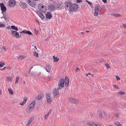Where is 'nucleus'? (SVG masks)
I'll return each instance as SVG.
<instances>
[{
  "label": "nucleus",
  "instance_id": "obj_1",
  "mask_svg": "<svg viewBox=\"0 0 126 126\" xmlns=\"http://www.w3.org/2000/svg\"><path fill=\"white\" fill-rule=\"evenodd\" d=\"M79 8V7L77 4L75 3L69 6V11H76L78 10Z\"/></svg>",
  "mask_w": 126,
  "mask_h": 126
},
{
  "label": "nucleus",
  "instance_id": "obj_2",
  "mask_svg": "<svg viewBox=\"0 0 126 126\" xmlns=\"http://www.w3.org/2000/svg\"><path fill=\"white\" fill-rule=\"evenodd\" d=\"M35 102L33 101L30 104L29 107L27 109V110L29 109V111H28V113H30L33 110L35 105Z\"/></svg>",
  "mask_w": 126,
  "mask_h": 126
},
{
  "label": "nucleus",
  "instance_id": "obj_3",
  "mask_svg": "<svg viewBox=\"0 0 126 126\" xmlns=\"http://www.w3.org/2000/svg\"><path fill=\"white\" fill-rule=\"evenodd\" d=\"M64 86V79H61L59 81L57 88L58 89H60L63 87Z\"/></svg>",
  "mask_w": 126,
  "mask_h": 126
},
{
  "label": "nucleus",
  "instance_id": "obj_4",
  "mask_svg": "<svg viewBox=\"0 0 126 126\" xmlns=\"http://www.w3.org/2000/svg\"><path fill=\"white\" fill-rule=\"evenodd\" d=\"M46 97L47 99V102L49 104H50L52 102V99L51 94L50 93H46Z\"/></svg>",
  "mask_w": 126,
  "mask_h": 126
},
{
  "label": "nucleus",
  "instance_id": "obj_5",
  "mask_svg": "<svg viewBox=\"0 0 126 126\" xmlns=\"http://www.w3.org/2000/svg\"><path fill=\"white\" fill-rule=\"evenodd\" d=\"M59 89H58V88L57 89L56 88L54 89H53V95L55 98H56L59 95Z\"/></svg>",
  "mask_w": 126,
  "mask_h": 126
},
{
  "label": "nucleus",
  "instance_id": "obj_6",
  "mask_svg": "<svg viewBox=\"0 0 126 126\" xmlns=\"http://www.w3.org/2000/svg\"><path fill=\"white\" fill-rule=\"evenodd\" d=\"M0 6L1 10V13H3V12H5L7 9L4 4L3 3H0Z\"/></svg>",
  "mask_w": 126,
  "mask_h": 126
},
{
  "label": "nucleus",
  "instance_id": "obj_7",
  "mask_svg": "<svg viewBox=\"0 0 126 126\" xmlns=\"http://www.w3.org/2000/svg\"><path fill=\"white\" fill-rule=\"evenodd\" d=\"M12 35L14 37H16L17 38H19V33L16 31L12 30L11 31Z\"/></svg>",
  "mask_w": 126,
  "mask_h": 126
},
{
  "label": "nucleus",
  "instance_id": "obj_8",
  "mask_svg": "<svg viewBox=\"0 0 126 126\" xmlns=\"http://www.w3.org/2000/svg\"><path fill=\"white\" fill-rule=\"evenodd\" d=\"M16 1L14 0H10L9 1V6L12 7L14 6L16 4Z\"/></svg>",
  "mask_w": 126,
  "mask_h": 126
},
{
  "label": "nucleus",
  "instance_id": "obj_9",
  "mask_svg": "<svg viewBox=\"0 0 126 126\" xmlns=\"http://www.w3.org/2000/svg\"><path fill=\"white\" fill-rule=\"evenodd\" d=\"M28 4L31 6L34 7L36 5V3L34 2L33 0H28Z\"/></svg>",
  "mask_w": 126,
  "mask_h": 126
},
{
  "label": "nucleus",
  "instance_id": "obj_10",
  "mask_svg": "<svg viewBox=\"0 0 126 126\" xmlns=\"http://www.w3.org/2000/svg\"><path fill=\"white\" fill-rule=\"evenodd\" d=\"M69 100L72 103L76 104L78 103L79 102L78 100H76L71 98H70Z\"/></svg>",
  "mask_w": 126,
  "mask_h": 126
},
{
  "label": "nucleus",
  "instance_id": "obj_11",
  "mask_svg": "<svg viewBox=\"0 0 126 126\" xmlns=\"http://www.w3.org/2000/svg\"><path fill=\"white\" fill-rule=\"evenodd\" d=\"M46 16L47 18L50 19L52 18V16L51 15V12H49L46 14Z\"/></svg>",
  "mask_w": 126,
  "mask_h": 126
},
{
  "label": "nucleus",
  "instance_id": "obj_12",
  "mask_svg": "<svg viewBox=\"0 0 126 126\" xmlns=\"http://www.w3.org/2000/svg\"><path fill=\"white\" fill-rule=\"evenodd\" d=\"M64 82L65 86L66 87L68 86L69 84V79L67 77H65L64 80Z\"/></svg>",
  "mask_w": 126,
  "mask_h": 126
},
{
  "label": "nucleus",
  "instance_id": "obj_13",
  "mask_svg": "<svg viewBox=\"0 0 126 126\" xmlns=\"http://www.w3.org/2000/svg\"><path fill=\"white\" fill-rule=\"evenodd\" d=\"M27 98L25 97L24 98V100L22 103H20V105L21 106L25 104L27 100Z\"/></svg>",
  "mask_w": 126,
  "mask_h": 126
},
{
  "label": "nucleus",
  "instance_id": "obj_14",
  "mask_svg": "<svg viewBox=\"0 0 126 126\" xmlns=\"http://www.w3.org/2000/svg\"><path fill=\"white\" fill-rule=\"evenodd\" d=\"M19 4L20 6H22L23 8L27 7V4L25 2H20L19 3Z\"/></svg>",
  "mask_w": 126,
  "mask_h": 126
},
{
  "label": "nucleus",
  "instance_id": "obj_15",
  "mask_svg": "<svg viewBox=\"0 0 126 126\" xmlns=\"http://www.w3.org/2000/svg\"><path fill=\"white\" fill-rule=\"evenodd\" d=\"M44 96V94H40L36 98L38 100H41Z\"/></svg>",
  "mask_w": 126,
  "mask_h": 126
},
{
  "label": "nucleus",
  "instance_id": "obj_16",
  "mask_svg": "<svg viewBox=\"0 0 126 126\" xmlns=\"http://www.w3.org/2000/svg\"><path fill=\"white\" fill-rule=\"evenodd\" d=\"M48 9L51 11H53L54 9L53 4L49 5L48 6Z\"/></svg>",
  "mask_w": 126,
  "mask_h": 126
},
{
  "label": "nucleus",
  "instance_id": "obj_17",
  "mask_svg": "<svg viewBox=\"0 0 126 126\" xmlns=\"http://www.w3.org/2000/svg\"><path fill=\"white\" fill-rule=\"evenodd\" d=\"M38 15L42 19H43L45 17V16L43 14L40 12H39L38 13Z\"/></svg>",
  "mask_w": 126,
  "mask_h": 126
},
{
  "label": "nucleus",
  "instance_id": "obj_18",
  "mask_svg": "<svg viewBox=\"0 0 126 126\" xmlns=\"http://www.w3.org/2000/svg\"><path fill=\"white\" fill-rule=\"evenodd\" d=\"M6 79L8 81L11 82L12 81L13 78L12 77L9 76H7Z\"/></svg>",
  "mask_w": 126,
  "mask_h": 126
},
{
  "label": "nucleus",
  "instance_id": "obj_19",
  "mask_svg": "<svg viewBox=\"0 0 126 126\" xmlns=\"http://www.w3.org/2000/svg\"><path fill=\"white\" fill-rule=\"evenodd\" d=\"M52 110H50L48 112L47 114L45 115V116L44 119H46L48 117L49 114L50 113L51 111Z\"/></svg>",
  "mask_w": 126,
  "mask_h": 126
},
{
  "label": "nucleus",
  "instance_id": "obj_20",
  "mask_svg": "<svg viewBox=\"0 0 126 126\" xmlns=\"http://www.w3.org/2000/svg\"><path fill=\"white\" fill-rule=\"evenodd\" d=\"M46 69L47 72H49L51 70V68L49 67V65H47L46 67Z\"/></svg>",
  "mask_w": 126,
  "mask_h": 126
},
{
  "label": "nucleus",
  "instance_id": "obj_21",
  "mask_svg": "<svg viewBox=\"0 0 126 126\" xmlns=\"http://www.w3.org/2000/svg\"><path fill=\"white\" fill-rule=\"evenodd\" d=\"M111 15L117 17H120L121 16V15L117 13L115 14L113 13L111 14Z\"/></svg>",
  "mask_w": 126,
  "mask_h": 126
},
{
  "label": "nucleus",
  "instance_id": "obj_22",
  "mask_svg": "<svg viewBox=\"0 0 126 126\" xmlns=\"http://www.w3.org/2000/svg\"><path fill=\"white\" fill-rule=\"evenodd\" d=\"M102 8L101 7H100L98 8V7L96 6L95 7L94 10H96V11H100L102 9Z\"/></svg>",
  "mask_w": 126,
  "mask_h": 126
},
{
  "label": "nucleus",
  "instance_id": "obj_23",
  "mask_svg": "<svg viewBox=\"0 0 126 126\" xmlns=\"http://www.w3.org/2000/svg\"><path fill=\"white\" fill-rule=\"evenodd\" d=\"M11 28L12 29L15 30L16 31H17L18 30L17 28L15 26L12 25L11 26Z\"/></svg>",
  "mask_w": 126,
  "mask_h": 126
},
{
  "label": "nucleus",
  "instance_id": "obj_24",
  "mask_svg": "<svg viewBox=\"0 0 126 126\" xmlns=\"http://www.w3.org/2000/svg\"><path fill=\"white\" fill-rule=\"evenodd\" d=\"M71 2L70 1L69 2H66L65 3V7H68L69 5L70 6L71 5H70V3Z\"/></svg>",
  "mask_w": 126,
  "mask_h": 126
},
{
  "label": "nucleus",
  "instance_id": "obj_25",
  "mask_svg": "<svg viewBox=\"0 0 126 126\" xmlns=\"http://www.w3.org/2000/svg\"><path fill=\"white\" fill-rule=\"evenodd\" d=\"M54 9L58 8L59 7V5L57 4H53Z\"/></svg>",
  "mask_w": 126,
  "mask_h": 126
},
{
  "label": "nucleus",
  "instance_id": "obj_26",
  "mask_svg": "<svg viewBox=\"0 0 126 126\" xmlns=\"http://www.w3.org/2000/svg\"><path fill=\"white\" fill-rule=\"evenodd\" d=\"M8 90L10 94H13V91H12L11 89L8 88Z\"/></svg>",
  "mask_w": 126,
  "mask_h": 126
},
{
  "label": "nucleus",
  "instance_id": "obj_27",
  "mask_svg": "<svg viewBox=\"0 0 126 126\" xmlns=\"http://www.w3.org/2000/svg\"><path fill=\"white\" fill-rule=\"evenodd\" d=\"M115 124L118 126H122V125L120 124V123L117 121L115 122H114Z\"/></svg>",
  "mask_w": 126,
  "mask_h": 126
},
{
  "label": "nucleus",
  "instance_id": "obj_28",
  "mask_svg": "<svg viewBox=\"0 0 126 126\" xmlns=\"http://www.w3.org/2000/svg\"><path fill=\"white\" fill-rule=\"evenodd\" d=\"M41 8H44V5L43 4H40L38 5V9H40Z\"/></svg>",
  "mask_w": 126,
  "mask_h": 126
},
{
  "label": "nucleus",
  "instance_id": "obj_29",
  "mask_svg": "<svg viewBox=\"0 0 126 126\" xmlns=\"http://www.w3.org/2000/svg\"><path fill=\"white\" fill-rule=\"evenodd\" d=\"M59 60V58H58L57 57H55V58H54V62H57Z\"/></svg>",
  "mask_w": 126,
  "mask_h": 126
},
{
  "label": "nucleus",
  "instance_id": "obj_30",
  "mask_svg": "<svg viewBox=\"0 0 126 126\" xmlns=\"http://www.w3.org/2000/svg\"><path fill=\"white\" fill-rule=\"evenodd\" d=\"M113 86L116 89H119L118 86L116 85H113Z\"/></svg>",
  "mask_w": 126,
  "mask_h": 126
},
{
  "label": "nucleus",
  "instance_id": "obj_31",
  "mask_svg": "<svg viewBox=\"0 0 126 126\" xmlns=\"http://www.w3.org/2000/svg\"><path fill=\"white\" fill-rule=\"evenodd\" d=\"M5 63H3L2 62H1L0 63V67H2L3 66V65H4Z\"/></svg>",
  "mask_w": 126,
  "mask_h": 126
},
{
  "label": "nucleus",
  "instance_id": "obj_32",
  "mask_svg": "<svg viewBox=\"0 0 126 126\" xmlns=\"http://www.w3.org/2000/svg\"><path fill=\"white\" fill-rule=\"evenodd\" d=\"M19 77H16V81L15 82V84H16L18 83V81L19 79Z\"/></svg>",
  "mask_w": 126,
  "mask_h": 126
},
{
  "label": "nucleus",
  "instance_id": "obj_33",
  "mask_svg": "<svg viewBox=\"0 0 126 126\" xmlns=\"http://www.w3.org/2000/svg\"><path fill=\"white\" fill-rule=\"evenodd\" d=\"M87 124L89 126H92V125H94V123L93 122L91 123H87Z\"/></svg>",
  "mask_w": 126,
  "mask_h": 126
},
{
  "label": "nucleus",
  "instance_id": "obj_34",
  "mask_svg": "<svg viewBox=\"0 0 126 126\" xmlns=\"http://www.w3.org/2000/svg\"><path fill=\"white\" fill-rule=\"evenodd\" d=\"M33 119L32 118H30L28 121V124H30L32 122V121Z\"/></svg>",
  "mask_w": 126,
  "mask_h": 126
},
{
  "label": "nucleus",
  "instance_id": "obj_35",
  "mask_svg": "<svg viewBox=\"0 0 126 126\" xmlns=\"http://www.w3.org/2000/svg\"><path fill=\"white\" fill-rule=\"evenodd\" d=\"M86 2H87V3L89 4V5L90 6H92V2H89L88 0H86Z\"/></svg>",
  "mask_w": 126,
  "mask_h": 126
},
{
  "label": "nucleus",
  "instance_id": "obj_36",
  "mask_svg": "<svg viewBox=\"0 0 126 126\" xmlns=\"http://www.w3.org/2000/svg\"><path fill=\"white\" fill-rule=\"evenodd\" d=\"M38 54L36 52H35L34 53L33 55L34 56H35L36 57H38Z\"/></svg>",
  "mask_w": 126,
  "mask_h": 126
},
{
  "label": "nucleus",
  "instance_id": "obj_37",
  "mask_svg": "<svg viewBox=\"0 0 126 126\" xmlns=\"http://www.w3.org/2000/svg\"><path fill=\"white\" fill-rule=\"evenodd\" d=\"M8 16H4V19L5 20H6L7 21H9V20L8 19Z\"/></svg>",
  "mask_w": 126,
  "mask_h": 126
},
{
  "label": "nucleus",
  "instance_id": "obj_38",
  "mask_svg": "<svg viewBox=\"0 0 126 126\" xmlns=\"http://www.w3.org/2000/svg\"><path fill=\"white\" fill-rule=\"evenodd\" d=\"M44 8H41L39 10L42 12H46V10H45L44 11Z\"/></svg>",
  "mask_w": 126,
  "mask_h": 126
},
{
  "label": "nucleus",
  "instance_id": "obj_39",
  "mask_svg": "<svg viewBox=\"0 0 126 126\" xmlns=\"http://www.w3.org/2000/svg\"><path fill=\"white\" fill-rule=\"evenodd\" d=\"M118 93L119 95H122L125 93V92L123 91H120L118 92Z\"/></svg>",
  "mask_w": 126,
  "mask_h": 126
},
{
  "label": "nucleus",
  "instance_id": "obj_40",
  "mask_svg": "<svg viewBox=\"0 0 126 126\" xmlns=\"http://www.w3.org/2000/svg\"><path fill=\"white\" fill-rule=\"evenodd\" d=\"M94 15L95 16H97L98 15V11H96V10H95V12L94 13Z\"/></svg>",
  "mask_w": 126,
  "mask_h": 126
},
{
  "label": "nucleus",
  "instance_id": "obj_41",
  "mask_svg": "<svg viewBox=\"0 0 126 126\" xmlns=\"http://www.w3.org/2000/svg\"><path fill=\"white\" fill-rule=\"evenodd\" d=\"M27 34L30 35H32V33L30 31H27Z\"/></svg>",
  "mask_w": 126,
  "mask_h": 126
},
{
  "label": "nucleus",
  "instance_id": "obj_42",
  "mask_svg": "<svg viewBox=\"0 0 126 126\" xmlns=\"http://www.w3.org/2000/svg\"><path fill=\"white\" fill-rule=\"evenodd\" d=\"M5 26V25L4 24H0V28H2L3 27H4Z\"/></svg>",
  "mask_w": 126,
  "mask_h": 126
},
{
  "label": "nucleus",
  "instance_id": "obj_43",
  "mask_svg": "<svg viewBox=\"0 0 126 126\" xmlns=\"http://www.w3.org/2000/svg\"><path fill=\"white\" fill-rule=\"evenodd\" d=\"M105 65L108 68H109L110 67L109 65L108 64H106Z\"/></svg>",
  "mask_w": 126,
  "mask_h": 126
},
{
  "label": "nucleus",
  "instance_id": "obj_44",
  "mask_svg": "<svg viewBox=\"0 0 126 126\" xmlns=\"http://www.w3.org/2000/svg\"><path fill=\"white\" fill-rule=\"evenodd\" d=\"M99 115L100 116L102 117L103 116V114L102 112L101 111H100L99 113Z\"/></svg>",
  "mask_w": 126,
  "mask_h": 126
},
{
  "label": "nucleus",
  "instance_id": "obj_45",
  "mask_svg": "<svg viewBox=\"0 0 126 126\" xmlns=\"http://www.w3.org/2000/svg\"><path fill=\"white\" fill-rule=\"evenodd\" d=\"M34 31L35 33L36 34H37L38 33V30H37L36 29H35Z\"/></svg>",
  "mask_w": 126,
  "mask_h": 126
},
{
  "label": "nucleus",
  "instance_id": "obj_46",
  "mask_svg": "<svg viewBox=\"0 0 126 126\" xmlns=\"http://www.w3.org/2000/svg\"><path fill=\"white\" fill-rule=\"evenodd\" d=\"M77 1V2L78 3H79L82 2V0H76Z\"/></svg>",
  "mask_w": 126,
  "mask_h": 126
},
{
  "label": "nucleus",
  "instance_id": "obj_47",
  "mask_svg": "<svg viewBox=\"0 0 126 126\" xmlns=\"http://www.w3.org/2000/svg\"><path fill=\"white\" fill-rule=\"evenodd\" d=\"M116 79L117 80H120V78L119 77H118V76H116Z\"/></svg>",
  "mask_w": 126,
  "mask_h": 126
},
{
  "label": "nucleus",
  "instance_id": "obj_48",
  "mask_svg": "<svg viewBox=\"0 0 126 126\" xmlns=\"http://www.w3.org/2000/svg\"><path fill=\"white\" fill-rule=\"evenodd\" d=\"M25 56L23 55H21L19 57V58H22L21 59V60L23 58H24Z\"/></svg>",
  "mask_w": 126,
  "mask_h": 126
},
{
  "label": "nucleus",
  "instance_id": "obj_49",
  "mask_svg": "<svg viewBox=\"0 0 126 126\" xmlns=\"http://www.w3.org/2000/svg\"><path fill=\"white\" fill-rule=\"evenodd\" d=\"M3 13V16H7V13H6L5 12H4Z\"/></svg>",
  "mask_w": 126,
  "mask_h": 126
},
{
  "label": "nucleus",
  "instance_id": "obj_50",
  "mask_svg": "<svg viewBox=\"0 0 126 126\" xmlns=\"http://www.w3.org/2000/svg\"><path fill=\"white\" fill-rule=\"evenodd\" d=\"M80 69L79 68H77L75 70V71L77 72L79 71Z\"/></svg>",
  "mask_w": 126,
  "mask_h": 126
},
{
  "label": "nucleus",
  "instance_id": "obj_51",
  "mask_svg": "<svg viewBox=\"0 0 126 126\" xmlns=\"http://www.w3.org/2000/svg\"><path fill=\"white\" fill-rule=\"evenodd\" d=\"M123 27L124 28H126V25L125 24H123Z\"/></svg>",
  "mask_w": 126,
  "mask_h": 126
},
{
  "label": "nucleus",
  "instance_id": "obj_52",
  "mask_svg": "<svg viewBox=\"0 0 126 126\" xmlns=\"http://www.w3.org/2000/svg\"><path fill=\"white\" fill-rule=\"evenodd\" d=\"M102 0L105 3H106L107 2V0Z\"/></svg>",
  "mask_w": 126,
  "mask_h": 126
},
{
  "label": "nucleus",
  "instance_id": "obj_53",
  "mask_svg": "<svg viewBox=\"0 0 126 126\" xmlns=\"http://www.w3.org/2000/svg\"><path fill=\"white\" fill-rule=\"evenodd\" d=\"M6 67H4L2 69H0V70H5L6 69Z\"/></svg>",
  "mask_w": 126,
  "mask_h": 126
},
{
  "label": "nucleus",
  "instance_id": "obj_54",
  "mask_svg": "<svg viewBox=\"0 0 126 126\" xmlns=\"http://www.w3.org/2000/svg\"><path fill=\"white\" fill-rule=\"evenodd\" d=\"M6 68H7V69H11V68L10 67V66H8L7 67H6Z\"/></svg>",
  "mask_w": 126,
  "mask_h": 126
},
{
  "label": "nucleus",
  "instance_id": "obj_55",
  "mask_svg": "<svg viewBox=\"0 0 126 126\" xmlns=\"http://www.w3.org/2000/svg\"><path fill=\"white\" fill-rule=\"evenodd\" d=\"M25 33V30H24V31H23L22 32H20V33Z\"/></svg>",
  "mask_w": 126,
  "mask_h": 126
},
{
  "label": "nucleus",
  "instance_id": "obj_56",
  "mask_svg": "<svg viewBox=\"0 0 126 126\" xmlns=\"http://www.w3.org/2000/svg\"><path fill=\"white\" fill-rule=\"evenodd\" d=\"M116 116L117 117V118H118V114H116Z\"/></svg>",
  "mask_w": 126,
  "mask_h": 126
},
{
  "label": "nucleus",
  "instance_id": "obj_57",
  "mask_svg": "<svg viewBox=\"0 0 126 126\" xmlns=\"http://www.w3.org/2000/svg\"><path fill=\"white\" fill-rule=\"evenodd\" d=\"M95 126H101L99 124H98V125L95 124Z\"/></svg>",
  "mask_w": 126,
  "mask_h": 126
},
{
  "label": "nucleus",
  "instance_id": "obj_58",
  "mask_svg": "<svg viewBox=\"0 0 126 126\" xmlns=\"http://www.w3.org/2000/svg\"><path fill=\"white\" fill-rule=\"evenodd\" d=\"M7 29H11V28H10V27H7Z\"/></svg>",
  "mask_w": 126,
  "mask_h": 126
},
{
  "label": "nucleus",
  "instance_id": "obj_59",
  "mask_svg": "<svg viewBox=\"0 0 126 126\" xmlns=\"http://www.w3.org/2000/svg\"><path fill=\"white\" fill-rule=\"evenodd\" d=\"M27 31L26 30H25V33L27 34Z\"/></svg>",
  "mask_w": 126,
  "mask_h": 126
},
{
  "label": "nucleus",
  "instance_id": "obj_60",
  "mask_svg": "<svg viewBox=\"0 0 126 126\" xmlns=\"http://www.w3.org/2000/svg\"><path fill=\"white\" fill-rule=\"evenodd\" d=\"M30 124H28V123L27 124V125H26V126H29Z\"/></svg>",
  "mask_w": 126,
  "mask_h": 126
},
{
  "label": "nucleus",
  "instance_id": "obj_61",
  "mask_svg": "<svg viewBox=\"0 0 126 126\" xmlns=\"http://www.w3.org/2000/svg\"><path fill=\"white\" fill-rule=\"evenodd\" d=\"M3 48L5 50L6 48L5 47H3Z\"/></svg>",
  "mask_w": 126,
  "mask_h": 126
},
{
  "label": "nucleus",
  "instance_id": "obj_62",
  "mask_svg": "<svg viewBox=\"0 0 126 126\" xmlns=\"http://www.w3.org/2000/svg\"><path fill=\"white\" fill-rule=\"evenodd\" d=\"M32 67L30 69V71L29 72H30V70H31V69H32Z\"/></svg>",
  "mask_w": 126,
  "mask_h": 126
},
{
  "label": "nucleus",
  "instance_id": "obj_63",
  "mask_svg": "<svg viewBox=\"0 0 126 126\" xmlns=\"http://www.w3.org/2000/svg\"><path fill=\"white\" fill-rule=\"evenodd\" d=\"M23 83L24 84H25V81H23Z\"/></svg>",
  "mask_w": 126,
  "mask_h": 126
},
{
  "label": "nucleus",
  "instance_id": "obj_64",
  "mask_svg": "<svg viewBox=\"0 0 126 126\" xmlns=\"http://www.w3.org/2000/svg\"><path fill=\"white\" fill-rule=\"evenodd\" d=\"M88 75H91V73H88Z\"/></svg>",
  "mask_w": 126,
  "mask_h": 126
}]
</instances>
